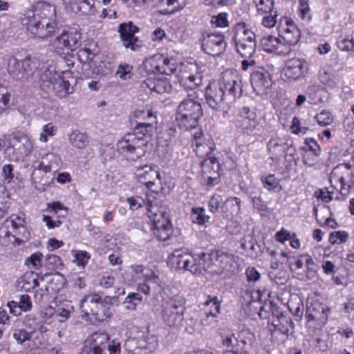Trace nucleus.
Segmentation results:
<instances>
[{
	"mask_svg": "<svg viewBox=\"0 0 354 354\" xmlns=\"http://www.w3.org/2000/svg\"><path fill=\"white\" fill-rule=\"evenodd\" d=\"M56 12L54 6L47 3L37 4L23 14L21 23L27 31L39 38L51 35L57 27Z\"/></svg>",
	"mask_w": 354,
	"mask_h": 354,
	"instance_id": "nucleus-1",
	"label": "nucleus"
},
{
	"mask_svg": "<svg viewBox=\"0 0 354 354\" xmlns=\"http://www.w3.org/2000/svg\"><path fill=\"white\" fill-rule=\"evenodd\" d=\"M75 82L71 71L58 72L54 66H50L40 74L39 84L45 93L54 91L57 97L64 98L73 93L72 84Z\"/></svg>",
	"mask_w": 354,
	"mask_h": 354,
	"instance_id": "nucleus-2",
	"label": "nucleus"
},
{
	"mask_svg": "<svg viewBox=\"0 0 354 354\" xmlns=\"http://www.w3.org/2000/svg\"><path fill=\"white\" fill-rule=\"evenodd\" d=\"M197 93H187V97L178 104L176 119L180 129L184 131L196 129L203 112Z\"/></svg>",
	"mask_w": 354,
	"mask_h": 354,
	"instance_id": "nucleus-3",
	"label": "nucleus"
},
{
	"mask_svg": "<svg viewBox=\"0 0 354 354\" xmlns=\"http://www.w3.org/2000/svg\"><path fill=\"white\" fill-rule=\"evenodd\" d=\"M201 273L204 271L212 275L221 274L225 272H232L235 257L223 251L201 253Z\"/></svg>",
	"mask_w": 354,
	"mask_h": 354,
	"instance_id": "nucleus-4",
	"label": "nucleus"
},
{
	"mask_svg": "<svg viewBox=\"0 0 354 354\" xmlns=\"http://www.w3.org/2000/svg\"><path fill=\"white\" fill-rule=\"evenodd\" d=\"M2 62L8 73L17 80H28L34 75L39 66L36 59L30 56L21 59L15 55L7 54L3 56Z\"/></svg>",
	"mask_w": 354,
	"mask_h": 354,
	"instance_id": "nucleus-5",
	"label": "nucleus"
},
{
	"mask_svg": "<svg viewBox=\"0 0 354 354\" xmlns=\"http://www.w3.org/2000/svg\"><path fill=\"white\" fill-rule=\"evenodd\" d=\"M236 52L243 57L251 58L257 46L256 35L244 22L237 23L232 29Z\"/></svg>",
	"mask_w": 354,
	"mask_h": 354,
	"instance_id": "nucleus-6",
	"label": "nucleus"
},
{
	"mask_svg": "<svg viewBox=\"0 0 354 354\" xmlns=\"http://www.w3.org/2000/svg\"><path fill=\"white\" fill-rule=\"evenodd\" d=\"M148 140L135 133H127L118 141V151L129 160H136L142 157L147 151Z\"/></svg>",
	"mask_w": 354,
	"mask_h": 354,
	"instance_id": "nucleus-7",
	"label": "nucleus"
},
{
	"mask_svg": "<svg viewBox=\"0 0 354 354\" xmlns=\"http://www.w3.org/2000/svg\"><path fill=\"white\" fill-rule=\"evenodd\" d=\"M201 253L192 255L184 249H176L169 256L168 266L175 270H187L194 274H201Z\"/></svg>",
	"mask_w": 354,
	"mask_h": 354,
	"instance_id": "nucleus-8",
	"label": "nucleus"
},
{
	"mask_svg": "<svg viewBox=\"0 0 354 354\" xmlns=\"http://www.w3.org/2000/svg\"><path fill=\"white\" fill-rule=\"evenodd\" d=\"M185 299L178 295L165 300L162 303V319L170 327L178 326L183 321Z\"/></svg>",
	"mask_w": 354,
	"mask_h": 354,
	"instance_id": "nucleus-9",
	"label": "nucleus"
},
{
	"mask_svg": "<svg viewBox=\"0 0 354 354\" xmlns=\"http://www.w3.org/2000/svg\"><path fill=\"white\" fill-rule=\"evenodd\" d=\"M148 216L153 221L154 234L161 241H166L171 234V223L165 212H159L158 207L147 202Z\"/></svg>",
	"mask_w": 354,
	"mask_h": 354,
	"instance_id": "nucleus-10",
	"label": "nucleus"
},
{
	"mask_svg": "<svg viewBox=\"0 0 354 354\" xmlns=\"http://www.w3.org/2000/svg\"><path fill=\"white\" fill-rule=\"evenodd\" d=\"M290 270L304 281L314 279L317 275V265L308 254H301L289 261Z\"/></svg>",
	"mask_w": 354,
	"mask_h": 354,
	"instance_id": "nucleus-11",
	"label": "nucleus"
},
{
	"mask_svg": "<svg viewBox=\"0 0 354 354\" xmlns=\"http://www.w3.org/2000/svg\"><path fill=\"white\" fill-rule=\"evenodd\" d=\"M214 82L225 93L227 92L229 95L234 97L241 96L242 84L241 78L236 71H225L222 73L221 78Z\"/></svg>",
	"mask_w": 354,
	"mask_h": 354,
	"instance_id": "nucleus-12",
	"label": "nucleus"
},
{
	"mask_svg": "<svg viewBox=\"0 0 354 354\" xmlns=\"http://www.w3.org/2000/svg\"><path fill=\"white\" fill-rule=\"evenodd\" d=\"M250 82L257 95L264 96L270 93L273 82L270 73L264 68L254 71L251 74Z\"/></svg>",
	"mask_w": 354,
	"mask_h": 354,
	"instance_id": "nucleus-13",
	"label": "nucleus"
},
{
	"mask_svg": "<svg viewBox=\"0 0 354 354\" xmlns=\"http://www.w3.org/2000/svg\"><path fill=\"white\" fill-rule=\"evenodd\" d=\"M308 70L307 62L302 58L294 57L286 62L283 74L288 81H297L305 77Z\"/></svg>",
	"mask_w": 354,
	"mask_h": 354,
	"instance_id": "nucleus-14",
	"label": "nucleus"
},
{
	"mask_svg": "<svg viewBox=\"0 0 354 354\" xmlns=\"http://www.w3.org/2000/svg\"><path fill=\"white\" fill-rule=\"evenodd\" d=\"M227 44L224 35L220 32L207 33L203 35L202 48L212 56H218L225 50Z\"/></svg>",
	"mask_w": 354,
	"mask_h": 354,
	"instance_id": "nucleus-15",
	"label": "nucleus"
},
{
	"mask_svg": "<svg viewBox=\"0 0 354 354\" xmlns=\"http://www.w3.org/2000/svg\"><path fill=\"white\" fill-rule=\"evenodd\" d=\"M138 28L131 21L119 25L118 32L120 33V38L122 46L125 48L136 51L142 46L139 43L138 39L135 37V33L138 32Z\"/></svg>",
	"mask_w": 354,
	"mask_h": 354,
	"instance_id": "nucleus-16",
	"label": "nucleus"
},
{
	"mask_svg": "<svg viewBox=\"0 0 354 354\" xmlns=\"http://www.w3.org/2000/svg\"><path fill=\"white\" fill-rule=\"evenodd\" d=\"M330 312L328 306L315 300L307 306L306 317L308 322H314L317 326H322L326 323Z\"/></svg>",
	"mask_w": 354,
	"mask_h": 354,
	"instance_id": "nucleus-17",
	"label": "nucleus"
},
{
	"mask_svg": "<svg viewBox=\"0 0 354 354\" xmlns=\"http://www.w3.org/2000/svg\"><path fill=\"white\" fill-rule=\"evenodd\" d=\"M269 308L272 310L273 316L272 323L275 330L288 337L290 333H292L294 328V323L292 319L282 313L271 301L269 304Z\"/></svg>",
	"mask_w": 354,
	"mask_h": 354,
	"instance_id": "nucleus-18",
	"label": "nucleus"
},
{
	"mask_svg": "<svg viewBox=\"0 0 354 354\" xmlns=\"http://www.w3.org/2000/svg\"><path fill=\"white\" fill-rule=\"evenodd\" d=\"M235 127L241 133L250 135L257 125L254 114L251 113L248 106L242 107L235 119Z\"/></svg>",
	"mask_w": 354,
	"mask_h": 354,
	"instance_id": "nucleus-19",
	"label": "nucleus"
},
{
	"mask_svg": "<svg viewBox=\"0 0 354 354\" xmlns=\"http://www.w3.org/2000/svg\"><path fill=\"white\" fill-rule=\"evenodd\" d=\"M80 39V32L75 28H70L68 30L64 31L61 35L57 37L53 42V46L59 50L64 48L73 50L75 48Z\"/></svg>",
	"mask_w": 354,
	"mask_h": 354,
	"instance_id": "nucleus-20",
	"label": "nucleus"
},
{
	"mask_svg": "<svg viewBox=\"0 0 354 354\" xmlns=\"http://www.w3.org/2000/svg\"><path fill=\"white\" fill-rule=\"evenodd\" d=\"M156 166L145 165L136 169L135 174L138 180L151 189L156 182L160 180V174Z\"/></svg>",
	"mask_w": 354,
	"mask_h": 354,
	"instance_id": "nucleus-21",
	"label": "nucleus"
},
{
	"mask_svg": "<svg viewBox=\"0 0 354 354\" xmlns=\"http://www.w3.org/2000/svg\"><path fill=\"white\" fill-rule=\"evenodd\" d=\"M279 29V37L289 46L297 44L300 39V30L288 19H285V25L280 21Z\"/></svg>",
	"mask_w": 354,
	"mask_h": 354,
	"instance_id": "nucleus-22",
	"label": "nucleus"
},
{
	"mask_svg": "<svg viewBox=\"0 0 354 354\" xmlns=\"http://www.w3.org/2000/svg\"><path fill=\"white\" fill-rule=\"evenodd\" d=\"M225 91L215 82H211L205 90L206 102L209 107L217 110L223 102Z\"/></svg>",
	"mask_w": 354,
	"mask_h": 354,
	"instance_id": "nucleus-23",
	"label": "nucleus"
},
{
	"mask_svg": "<svg viewBox=\"0 0 354 354\" xmlns=\"http://www.w3.org/2000/svg\"><path fill=\"white\" fill-rule=\"evenodd\" d=\"M102 298L96 293L86 295L80 301V308L84 316L93 315L101 306Z\"/></svg>",
	"mask_w": 354,
	"mask_h": 354,
	"instance_id": "nucleus-24",
	"label": "nucleus"
},
{
	"mask_svg": "<svg viewBox=\"0 0 354 354\" xmlns=\"http://www.w3.org/2000/svg\"><path fill=\"white\" fill-rule=\"evenodd\" d=\"M260 44L265 51L274 53L279 55H288L290 51L289 47L287 48L286 51L281 49V39L270 35L262 37L260 41Z\"/></svg>",
	"mask_w": 354,
	"mask_h": 354,
	"instance_id": "nucleus-25",
	"label": "nucleus"
},
{
	"mask_svg": "<svg viewBox=\"0 0 354 354\" xmlns=\"http://www.w3.org/2000/svg\"><path fill=\"white\" fill-rule=\"evenodd\" d=\"M13 149L18 151L22 157L29 156L33 148V143L30 137L24 133H19L13 138Z\"/></svg>",
	"mask_w": 354,
	"mask_h": 354,
	"instance_id": "nucleus-26",
	"label": "nucleus"
},
{
	"mask_svg": "<svg viewBox=\"0 0 354 354\" xmlns=\"http://www.w3.org/2000/svg\"><path fill=\"white\" fill-rule=\"evenodd\" d=\"M212 304L214 310H205L203 317H201V322L204 326H209L213 322H216L217 315L221 311L220 302L216 297L208 298L205 302L204 305L207 307Z\"/></svg>",
	"mask_w": 354,
	"mask_h": 354,
	"instance_id": "nucleus-27",
	"label": "nucleus"
},
{
	"mask_svg": "<svg viewBox=\"0 0 354 354\" xmlns=\"http://www.w3.org/2000/svg\"><path fill=\"white\" fill-rule=\"evenodd\" d=\"M218 333L221 338L222 345L228 348L225 352L239 351V338L235 336L232 329L228 328H221Z\"/></svg>",
	"mask_w": 354,
	"mask_h": 354,
	"instance_id": "nucleus-28",
	"label": "nucleus"
},
{
	"mask_svg": "<svg viewBox=\"0 0 354 354\" xmlns=\"http://www.w3.org/2000/svg\"><path fill=\"white\" fill-rule=\"evenodd\" d=\"M268 149L269 152L272 154L271 159L279 158L286 149L290 151V155L295 151V149L290 147H288L286 143L279 138H271L268 143Z\"/></svg>",
	"mask_w": 354,
	"mask_h": 354,
	"instance_id": "nucleus-29",
	"label": "nucleus"
},
{
	"mask_svg": "<svg viewBox=\"0 0 354 354\" xmlns=\"http://www.w3.org/2000/svg\"><path fill=\"white\" fill-rule=\"evenodd\" d=\"M77 59L83 64V68L85 70L90 69L93 66L97 63V54L92 52L90 49L84 48H81L78 50Z\"/></svg>",
	"mask_w": 354,
	"mask_h": 354,
	"instance_id": "nucleus-30",
	"label": "nucleus"
},
{
	"mask_svg": "<svg viewBox=\"0 0 354 354\" xmlns=\"http://www.w3.org/2000/svg\"><path fill=\"white\" fill-rule=\"evenodd\" d=\"M149 120L148 122L136 121V125L133 130V133L143 136V138L148 140L153 133V124L156 123V118H153V119Z\"/></svg>",
	"mask_w": 354,
	"mask_h": 354,
	"instance_id": "nucleus-31",
	"label": "nucleus"
},
{
	"mask_svg": "<svg viewBox=\"0 0 354 354\" xmlns=\"http://www.w3.org/2000/svg\"><path fill=\"white\" fill-rule=\"evenodd\" d=\"M163 62H165L164 55L156 54L146 59L144 62V66L149 73L160 74V66Z\"/></svg>",
	"mask_w": 354,
	"mask_h": 354,
	"instance_id": "nucleus-32",
	"label": "nucleus"
},
{
	"mask_svg": "<svg viewBox=\"0 0 354 354\" xmlns=\"http://www.w3.org/2000/svg\"><path fill=\"white\" fill-rule=\"evenodd\" d=\"M158 345V341L157 337L155 335H150L148 333L138 341V346L133 351L136 353V351L138 348H142L151 353L157 348Z\"/></svg>",
	"mask_w": 354,
	"mask_h": 354,
	"instance_id": "nucleus-33",
	"label": "nucleus"
},
{
	"mask_svg": "<svg viewBox=\"0 0 354 354\" xmlns=\"http://www.w3.org/2000/svg\"><path fill=\"white\" fill-rule=\"evenodd\" d=\"M59 158L53 153L45 154L41 158V161L37 166V169L45 172H49L51 169L56 168L58 165Z\"/></svg>",
	"mask_w": 354,
	"mask_h": 354,
	"instance_id": "nucleus-34",
	"label": "nucleus"
},
{
	"mask_svg": "<svg viewBox=\"0 0 354 354\" xmlns=\"http://www.w3.org/2000/svg\"><path fill=\"white\" fill-rule=\"evenodd\" d=\"M70 143L77 149H84L88 146L89 140L87 134L74 131L68 136Z\"/></svg>",
	"mask_w": 354,
	"mask_h": 354,
	"instance_id": "nucleus-35",
	"label": "nucleus"
},
{
	"mask_svg": "<svg viewBox=\"0 0 354 354\" xmlns=\"http://www.w3.org/2000/svg\"><path fill=\"white\" fill-rule=\"evenodd\" d=\"M202 83V76L200 74L190 75L180 80V84L188 90L187 93L195 91L194 88Z\"/></svg>",
	"mask_w": 354,
	"mask_h": 354,
	"instance_id": "nucleus-36",
	"label": "nucleus"
},
{
	"mask_svg": "<svg viewBox=\"0 0 354 354\" xmlns=\"http://www.w3.org/2000/svg\"><path fill=\"white\" fill-rule=\"evenodd\" d=\"M190 217L194 223L199 225H204L209 221V216L205 214V208L201 207H193Z\"/></svg>",
	"mask_w": 354,
	"mask_h": 354,
	"instance_id": "nucleus-37",
	"label": "nucleus"
},
{
	"mask_svg": "<svg viewBox=\"0 0 354 354\" xmlns=\"http://www.w3.org/2000/svg\"><path fill=\"white\" fill-rule=\"evenodd\" d=\"M18 283L22 284L21 288L26 291H30L39 286L37 279L35 277L33 272L25 274Z\"/></svg>",
	"mask_w": 354,
	"mask_h": 354,
	"instance_id": "nucleus-38",
	"label": "nucleus"
},
{
	"mask_svg": "<svg viewBox=\"0 0 354 354\" xmlns=\"http://www.w3.org/2000/svg\"><path fill=\"white\" fill-rule=\"evenodd\" d=\"M43 254L38 252L32 254L25 259L24 264L30 269L38 270L42 266Z\"/></svg>",
	"mask_w": 354,
	"mask_h": 354,
	"instance_id": "nucleus-39",
	"label": "nucleus"
},
{
	"mask_svg": "<svg viewBox=\"0 0 354 354\" xmlns=\"http://www.w3.org/2000/svg\"><path fill=\"white\" fill-rule=\"evenodd\" d=\"M96 59H97V63L93 66L92 68H90V69L93 70V74H95L97 75H106L111 73L109 62H102L99 55H97V58Z\"/></svg>",
	"mask_w": 354,
	"mask_h": 354,
	"instance_id": "nucleus-40",
	"label": "nucleus"
},
{
	"mask_svg": "<svg viewBox=\"0 0 354 354\" xmlns=\"http://www.w3.org/2000/svg\"><path fill=\"white\" fill-rule=\"evenodd\" d=\"M113 315V310L111 308L107 307L102 302L101 306L98 308L97 310L94 313L93 317L94 319L99 322H102L111 317Z\"/></svg>",
	"mask_w": 354,
	"mask_h": 354,
	"instance_id": "nucleus-41",
	"label": "nucleus"
},
{
	"mask_svg": "<svg viewBox=\"0 0 354 354\" xmlns=\"http://www.w3.org/2000/svg\"><path fill=\"white\" fill-rule=\"evenodd\" d=\"M264 187L269 191H280L282 187L279 185L280 180L274 175L270 174L262 178Z\"/></svg>",
	"mask_w": 354,
	"mask_h": 354,
	"instance_id": "nucleus-42",
	"label": "nucleus"
},
{
	"mask_svg": "<svg viewBox=\"0 0 354 354\" xmlns=\"http://www.w3.org/2000/svg\"><path fill=\"white\" fill-rule=\"evenodd\" d=\"M57 127L53 122H48L43 126L39 140L40 142L46 143L48 141V136H54L57 133Z\"/></svg>",
	"mask_w": 354,
	"mask_h": 354,
	"instance_id": "nucleus-43",
	"label": "nucleus"
},
{
	"mask_svg": "<svg viewBox=\"0 0 354 354\" xmlns=\"http://www.w3.org/2000/svg\"><path fill=\"white\" fill-rule=\"evenodd\" d=\"M93 5V1L92 0H77L75 7L73 8V12L82 15H87L91 11Z\"/></svg>",
	"mask_w": 354,
	"mask_h": 354,
	"instance_id": "nucleus-44",
	"label": "nucleus"
},
{
	"mask_svg": "<svg viewBox=\"0 0 354 354\" xmlns=\"http://www.w3.org/2000/svg\"><path fill=\"white\" fill-rule=\"evenodd\" d=\"M142 300V297L138 293H129L125 298L123 304L127 310H135L138 302Z\"/></svg>",
	"mask_w": 354,
	"mask_h": 354,
	"instance_id": "nucleus-45",
	"label": "nucleus"
},
{
	"mask_svg": "<svg viewBox=\"0 0 354 354\" xmlns=\"http://www.w3.org/2000/svg\"><path fill=\"white\" fill-rule=\"evenodd\" d=\"M109 340V335L106 333H95L92 335L91 338L86 341L89 343L97 346L105 348V344Z\"/></svg>",
	"mask_w": 354,
	"mask_h": 354,
	"instance_id": "nucleus-46",
	"label": "nucleus"
},
{
	"mask_svg": "<svg viewBox=\"0 0 354 354\" xmlns=\"http://www.w3.org/2000/svg\"><path fill=\"white\" fill-rule=\"evenodd\" d=\"M240 350H245L246 346L251 345L253 342L254 335L249 330H242L238 335Z\"/></svg>",
	"mask_w": 354,
	"mask_h": 354,
	"instance_id": "nucleus-47",
	"label": "nucleus"
},
{
	"mask_svg": "<svg viewBox=\"0 0 354 354\" xmlns=\"http://www.w3.org/2000/svg\"><path fill=\"white\" fill-rule=\"evenodd\" d=\"M73 310V306L71 304H66L59 306L56 310V317L60 322H64L69 319L71 312Z\"/></svg>",
	"mask_w": 354,
	"mask_h": 354,
	"instance_id": "nucleus-48",
	"label": "nucleus"
},
{
	"mask_svg": "<svg viewBox=\"0 0 354 354\" xmlns=\"http://www.w3.org/2000/svg\"><path fill=\"white\" fill-rule=\"evenodd\" d=\"M348 234L345 231H335L330 234L329 242L333 244H341L347 241Z\"/></svg>",
	"mask_w": 354,
	"mask_h": 354,
	"instance_id": "nucleus-49",
	"label": "nucleus"
},
{
	"mask_svg": "<svg viewBox=\"0 0 354 354\" xmlns=\"http://www.w3.org/2000/svg\"><path fill=\"white\" fill-rule=\"evenodd\" d=\"M258 12L267 13L272 12L274 0H253Z\"/></svg>",
	"mask_w": 354,
	"mask_h": 354,
	"instance_id": "nucleus-50",
	"label": "nucleus"
},
{
	"mask_svg": "<svg viewBox=\"0 0 354 354\" xmlns=\"http://www.w3.org/2000/svg\"><path fill=\"white\" fill-rule=\"evenodd\" d=\"M165 62L162 63L160 74L170 75L176 71L175 61L165 57Z\"/></svg>",
	"mask_w": 354,
	"mask_h": 354,
	"instance_id": "nucleus-51",
	"label": "nucleus"
},
{
	"mask_svg": "<svg viewBox=\"0 0 354 354\" xmlns=\"http://www.w3.org/2000/svg\"><path fill=\"white\" fill-rule=\"evenodd\" d=\"M315 118L317 123L322 127L330 124L333 121V116L330 111L323 110L318 113Z\"/></svg>",
	"mask_w": 354,
	"mask_h": 354,
	"instance_id": "nucleus-52",
	"label": "nucleus"
},
{
	"mask_svg": "<svg viewBox=\"0 0 354 354\" xmlns=\"http://www.w3.org/2000/svg\"><path fill=\"white\" fill-rule=\"evenodd\" d=\"M132 66L127 64H120L118 67L116 71V75H118L122 80H128L132 76Z\"/></svg>",
	"mask_w": 354,
	"mask_h": 354,
	"instance_id": "nucleus-53",
	"label": "nucleus"
},
{
	"mask_svg": "<svg viewBox=\"0 0 354 354\" xmlns=\"http://www.w3.org/2000/svg\"><path fill=\"white\" fill-rule=\"evenodd\" d=\"M300 17L303 20L309 21L311 19L310 9L308 0H299Z\"/></svg>",
	"mask_w": 354,
	"mask_h": 354,
	"instance_id": "nucleus-54",
	"label": "nucleus"
},
{
	"mask_svg": "<svg viewBox=\"0 0 354 354\" xmlns=\"http://www.w3.org/2000/svg\"><path fill=\"white\" fill-rule=\"evenodd\" d=\"M10 95L7 88L0 85V114H1L8 107Z\"/></svg>",
	"mask_w": 354,
	"mask_h": 354,
	"instance_id": "nucleus-55",
	"label": "nucleus"
},
{
	"mask_svg": "<svg viewBox=\"0 0 354 354\" xmlns=\"http://www.w3.org/2000/svg\"><path fill=\"white\" fill-rule=\"evenodd\" d=\"M171 88V84L167 80H156L154 92L161 94L166 92H169Z\"/></svg>",
	"mask_w": 354,
	"mask_h": 354,
	"instance_id": "nucleus-56",
	"label": "nucleus"
},
{
	"mask_svg": "<svg viewBox=\"0 0 354 354\" xmlns=\"http://www.w3.org/2000/svg\"><path fill=\"white\" fill-rule=\"evenodd\" d=\"M315 346L322 352L328 351L332 346V343L329 340L328 336L322 335L316 339Z\"/></svg>",
	"mask_w": 354,
	"mask_h": 354,
	"instance_id": "nucleus-57",
	"label": "nucleus"
},
{
	"mask_svg": "<svg viewBox=\"0 0 354 354\" xmlns=\"http://www.w3.org/2000/svg\"><path fill=\"white\" fill-rule=\"evenodd\" d=\"M131 269L133 273V277L135 281L144 280L148 270L142 265H133L131 266Z\"/></svg>",
	"mask_w": 354,
	"mask_h": 354,
	"instance_id": "nucleus-58",
	"label": "nucleus"
},
{
	"mask_svg": "<svg viewBox=\"0 0 354 354\" xmlns=\"http://www.w3.org/2000/svg\"><path fill=\"white\" fill-rule=\"evenodd\" d=\"M32 308V301L29 295L24 294L19 296V308L21 311H28Z\"/></svg>",
	"mask_w": 354,
	"mask_h": 354,
	"instance_id": "nucleus-59",
	"label": "nucleus"
},
{
	"mask_svg": "<svg viewBox=\"0 0 354 354\" xmlns=\"http://www.w3.org/2000/svg\"><path fill=\"white\" fill-rule=\"evenodd\" d=\"M133 116L138 119V121L151 120L153 119V118H156L154 113L150 109L136 110L133 112Z\"/></svg>",
	"mask_w": 354,
	"mask_h": 354,
	"instance_id": "nucleus-60",
	"label": "nucleus"
},
{
	"mask_svg": "<svg viewBox=\"0 0 354 354\" xmlns=\"http://www.w3.org/2000/svg\"><path fill=\"white\" fill-rule=\"evenodd\" d=\"M30 333L24 329H15L13 333V337L20 344L30 340Z\"/></svg>",
	"mask_w": 354,
	"mask_h": 354,
	"instance_id": "nucleus-61",
	"label": "nucleus"
},
{
	"mask_svg": "<svg viewBox=\"0 0 354 354\" xmlns=\"http://www.w3.org/2000/svg\"><path fill=\"white\" fill-rule=\"evenodd\" d=\"M221 202L222 198L220 195L212 196L208 202V208L209 212L213 214L216 213L218 211Z\"/></svg>",
	"mask_w": 354,
	"mask_h": 354,
	"instance_id": "nucleus-62",
	"label": "nucleus"
},
{
	"mask_svg": "<svg viewBox=\"0 0 354 354\" xmlns=\"http://www.w3.org/2000/svg\"><path fill=\"white\" fill-rule=\"evenodd\" d=\"M227 14L226 12H221L217 16L212 17L211 22L215 24L217 27H227L228 26Z\"/></svg>",
	"mask_w": 354,
	"mask_h": 354,
	"instance_id": "nucleus-63",
	"label": "nucleus"
},
{
	"mask_svg": "<svg viewBox=\"0 0 354 354\" xmlns=\"http://www.w3.org/2000/svg\"><path fill=\"white\" fill-rule=\"evenodd\" d=\"M338 48L344 51H350L352 50L354 48V40L353 37H349L348 36L344 37V39L339 40L337 42Z\"/></svg>",
	"mask_w": 354,
	"mask_h": 354,
	"instance_id": "nucleus-64",
	"label": "nucleus"
}]
</instances>
